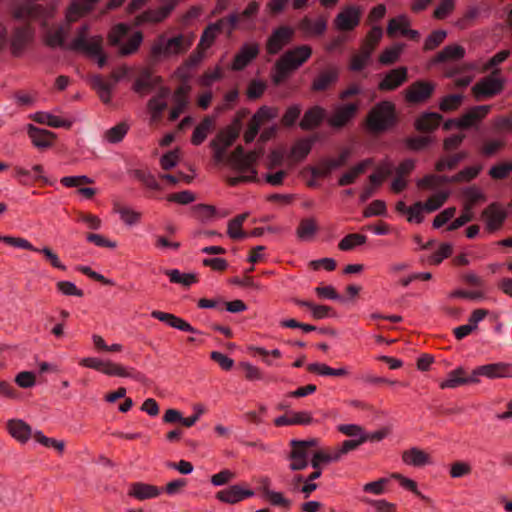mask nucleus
Listing matches in <instances>:
<instances>
[{
	"label": "nucleus",
	"instance_id": "7c9ffc66",
	"mask_svg": "<svg viewBox=\"0 0 512 512\" xmlns=\"http://www.w3.org/2000/svg\"><path fill=\"white\" fill-rule=\"evenodd\" d=\"M169 95L170 89L168 87L161 86L157 94L148 101L147 108L151 112L153 120L159 119L162 112L166 109V98Z\"/></svg>",
	"mask_w": 512,
	"mask_h": 512
},
{
	"label": "nucleus",
	"instance_id": "dca6fc26",
	"mask_svg": "<svg viewBox=\"0 0 512 512\" xmlns=\"http://www.w3.org/2000/svg\"><path fill=\"white\" fill-rule=\"evenodd\" d=\"M339 75L340 71L337 66H328L327 68L319 72L317 76L313 79L310 87L311 91L323 92L327 90L329 87H331L338 81Z\"/></svg>",
	"mask_w": 512,
	"mask_h": 512
},
{
	"label": "nucleus",
	"instance_id": "1a4fd4ad",
	"mask_svg": "<svg viewBox=\"0 0 512 512\" xmlns=\"http://www.w3.org/2000/svg\"><path fill=\"white\" fill-rule=\"evenodd\" d=\"M89 31V25L84 24L77 30V36L72 42L67 45L66 49L71 51H83L97 53L99 49V41H103L102 36L95 35L87 40V33Z\"/></svg>",
	"mask_w": 512,
	"mask_h": 512
},
{
	"label": "nucleus",
	"instance_id": "864d4df0",
	"mask_svg": "<svg viewBox=\"0 0 512 512\" xmlns=\"http://www.w3.org/2000/svg\"><path fill=\"white\" fill-rule=\"evenodd\" d=\"M26 250H30L36 253H41L44 255L45 259L50 263L53 268L59 269L61 271H66L67 267L64 265L59 256L49 247L37 248L32 245V248H25Z\"/></svg>",
	"mask_w": 512,
	"mask_h": 512
},
{
	"label": "nucleus",
	"instance_id": "680f3d73",
	"mask_svg": "<svg viewBox=\"0 0 512 512\" xmlns=\"http://www.w3.org/2000/svg\"><path fill=\"white\" fill-rule=\"evenodd\" d=\"M456 0H442L435 7L433 17L437 20L446 19L455 9Z\"/></svg>",
	"mask_w": 512,
	"mask_h": 512
},
{
	"label": "nucleus",
	"instance_id": "b1692460",
	"mask_svg": "<svg viewBox=\"0 0 512 512\" xmlns=\"http://www.w3.org/2000/svg\"><path fill=\"white\" fill-rule=\"evenodd\" d=\"M325 117L326 110L319 105H314L305 111L299 127L304 131L313 130L321 125Z\"/></svg>",
	"mask_w": 512,
	"mask_h": 512
},
{
	"label": "nucleus",
	"instance_id": "393cba45",
	"mask_svg": "<svg viewBox=\"0 0 512 512\" xmlns=\"http://www.w3.org/2000/svg\"><path fill=\"white\" fill-rule=\"evenodd\" d=\"M242 127L241 119L239 117L234 118L232 123L222 129L215 139H213L211 142H217V145H220L224 148L230 147L235 140L238 138L240 134V130Z\"/></svg>",
	"mask_w": 512,
	"mask_h": 512
},
{
	"label": "nucleus",
	"instance_id": "2f4dec72",
	"mask_svg": "<svg viewBox=\"0 0 512 512\" xmlns=\"http://www.w3.org/2000/svg\"><path fill=\"white\" fill-rule=\"evenodd\" d=\"M190 86L188 84L180 85L173 94L174 107L171 109L169 119L175 121L180 114L184 111L188 104V93Z\"/></svg>",
	"mask_w": 512,
	"mask_h": 512
},
{
	"label": "nucleus",
	"instance_id": "f03ea898",
	"mask_svg": "<svg viewBox=\"0 0 512 512\" xmlns=\"http://www.w3.org/2000/svg\"><path fill=\"white\" fill-rule=\"evenodd\" d=\"M397 121L395 104L389 100L376 103L366 116L367 129L375 134L392 129Z\"/></svg>",
	"mask_w": 512,
	"mask_h": 512
},
{
	"label": "nucleus",
	"instance_id": "a19ab883",
	"mask_svg": "<svg viewBox=\"0 0 512 512\" xmlns=\"http://www.w3.org/2000/svg\"><path fill=\"white\" fill-rule=\"evenodd\" d=\"M265 486L262 488L263 497L273 506L284 508L285 510L290 509L291 500L284 497L281 492L270 490L268 487L269 480L265 479Z\"/></svg>",
	"mask_w": 512,
	"mask_h": 512
},
{
	"label": "nucleus",
	"instance_id": "e433bc0d",
	"mask_svg": "<svg viewBox=\"0 0 512 512\" xmlns=\"http://www.w3.org/2000/svg\"><path fill=\"white\" fill-rule=\"evenodd\" d=\"M465 56V49L457 44L447 45L431 60V64L444 63L450 60H459Z\"/></svg>",
	"mask_w": 512,
	"mask_h": 512
},
{
	"label": "nucleus",
	"instance_id": "473e14b6",
	"mask_svg": "<svg viewBox=\"0 0 512 512\" xmlns=\"http://www.w3.org/2000/svg\"><path fill=\"white\" fill-rule=\"evenodd\" d=\"M441 120L442 115L437 112H423L416 118L414 127L420 132H433L439 127Z\"/></svg>",
	"mask_w": 512,
	"mask_h": 512
},
{
	"label": "nucleus",
	"instance_id": "e2e57ef3",
	"mask_svg": "<svg viewBox=\"0 0 512 512\" xmlns=\"http://www.w3.org/2000/svg\"><path fill=\"white\" fill-rule=\"evenodd\" d=\"M480 10L477 6L471 5L467 8L461 18L456 21L459 29H466L472 25V22L479 16Z\"/></svg>",
	"mask_w": 512,
	"mask_h": 512
},
{
	"label": "nucleus",
	"instance_id": "c03bdc74",
	"mask_svg": "<svg viewBox=\"0 0 512 512\" xmlns=\"http://www.w3.org/2000/svg\"><path fill=\"white\" fill-rule=\"evenodd\" d=\"M164 273L169 277L171 283L180 284L184 287H190L199 281L196 273H182L178 269L165 270Z\"/></svg>",
	"mask_w": 512,
	"mask_h": 512
},
{
	"label": "nucleus",
	"instance_id": "a878e982",
	"mask_svg": "<svg viewBox=\"0 0 512 512\" xmlns=\"http://www.w3.org/2000/svg\"><path fill=\"white\" fill-rule=\"evenodd\" d=\"M478 374L489 379L496 378H511L512 377V364L505 362L490 363L478 366Z\"/></svg>",
	"mask_w": 512,
	"mask_h": 512
},
{
	"label": "nucleus",
	"instance_id": "09e8293b",
	"mask_svg": "<svg viewBox=\"0 0 512 512\" xmlns=\"http://www.w3.org/2000/svg\"><path fill=\"white\" fill-rule=\"evenodd\" d=\"M213 120L210 117H205L194 129L191 143L195 146L202 144L207 138L208 133L211 130Z\"/></svg>",
	"mask_w": 512,
	"mask_h": 512
},
{
	"label": "nucleus",
	"instance_id": "4468645a",
	"mask_svg": "<svg viewBox=\"0 0 512 512\" xmlns=\"http://www.w3.org/2000/svg\"><path fill=\"white\" fill-rule=\"evenodd\" d=\"M254 491L244 487L241 484L230 485L229 487L218 491L215 498L225 504L234 505L254 496Z\"/></svg>",
	"mask_w": 512,
	"mask_h": 512
},
{
	"label": "nucleus",
	"instance_id": "ea45409f",
	"mask_svg": "<svg viewBox=\"0 0 512 512\" xmlns=\"http://www.w3.org/2000/svg\"><path fill=\"white\" fill-rule=\"evenodd\" d=\"M307 370L320 376L345 377L349 374V371L346 367L332 368L325 363L319 362L308 364Z\"/></svg>",
	"mask_w": 512,
	"mask_h": 512
},
{
	"label": "nucleus",
	"instance_id": "9b49d317",
	"mask_svg": "<svg viewBox=\"0 0 512 512\" xmlns=\"http://www.w3.org/2000/svg\"><path fill=\"white\" fill-rule=\"evenodd\" d=\"M361 14L362 10L359 6H347L337 14L334 25L340 31H352L359 25Z\"/></svg>",
	"mask_w": 512,
	"mask_h": 512
},
{
	"label": "nucleus",
	"instance_id": "13d9d810",
	"mask_svg": "<svg viewBox=\"0 0 512 512\" xmlns=\"http://www.w3.org/2000/svg\"><path fill=\"white\" fill-rule=\"evenodd\" d=\"M450 196L449 191H440L430 196L424 204L425 211L434 212L444 205Z\"/></svg>",
	"mask_w": 512,
	"mask_h": 512
},
{
	"label": "nucleus",
	"instance_id": "f8f14e48",
	"mask_svg": "<svg viewBox=\"0 0 512 512\" xmlns=\"http://www.w3.org/2000/svg\"><path fill=\"white\" fill-rule=\"evenodd\" d=\"M435 90V84L429 81L418 80L405 90V100L408 103L418 104L428 100Z\"/></svg>",
	"mask_w": 512,
	"mask_h": 512
},
{
	"label": "nucleus",
	"instance_id": "3c124183",
	"mask_svg": "<svg viewBox=\"0 0 512 512\" xmlns=\"http://www.w3.org/2000/svg\"><path fill=\"white\" fill-rule=\"evenodd\" d=\"M467 157V153L462 151L449 157H442L435 163V170L443 172L445 170H453L460 161Z\"/></svg>",
	"mask_w": 512,
	"mask_h": 512
},
{
	"label": "nucleus",
	"instance_id": "20e7f679",
	"mask_svg": "<svg viewBox=\"0 0 512 512\" xmlns=\"http://www.w3.org/2000/svg\"><path fill=\"white\" fill-rule=\"evenodd\" d=\"M80 365L97 370L107 376L132 378L140 383H147L146 375L136 369L125 367L112 361H103L96 357L83 358Z\"/></svg>",
	"mask_w": 512,
	"mask_h": 512
},
{
	"label": "nucleus",
	"instance_id": "58836bf2",
	"mask_svg": "<svg viewBox=\"0 0 512 512\" xmlns=\"http://www.w3.org/2000/svg\"><path fill=\"white\" fill-rule=\"evenodd\" d=\"M315 141V136L297 140L291 148V157L297 162L304 160L311 152Z\"/></svg>",
	"mask_w": 512,
	"mask_h": 512
},
{
	"label": "nucleus",
	"instance_id": "f704fd0d",
	"mask_svg": "<svg viewBox=\"0 0 512 512\" xmlns=\"http://www.w3.org/2000/svg\"><path fill=\"white\" fill-rule=\"evenodd\" d=\"M7 429L10 435L20 443H26L32 436L31 427L23 420H9Z\"/></svg>",
	"mask_w": 512,
	"mask_h": 512
},
{
	"label": "nucleus",
	"instance_id": "6e6552de",
	"mask_svg": "<svg viewBox=\"0 0 512 512\" xmlns=\"http://www.w3.org/2000/svg\"><path fill=\"white\" fill-rule=\"evenodd\" d=\"M294 29L287 25L275 28L266 41V51L269 55H276L282 51L293 39Z\"/></svg>",
	"mask_w": 512,
	"mask_h": 512
},
{
	"label": "nucleus",
	"instance_id": "4d7b16f0",
	"mask_svg": "<svg viewBox=\"0 0 512 512\" xmlns=\"http://www.w3.org/2000/svg\"><path fill=\"white\" fill-rule=\"evenodd\" d=\"M447 37V31L438 29L432 31L425 39L423 50L432 51L440 46Z\"/></svg>",
	"mask_w": 512,
	"mask_h": 512
},
{
	"label": "nucleus",
	"instance_id": "de8ad7c7",
	"mask_svg": "<svg viewBox=\"0 0 512 512\" xmlns=\"http://www.w3.org/2000/svg\"><path fill=\"white\" fill-rule=\"evenodd\" d=\"M465 370L462 367L450 371L447 378L440 382L441 389H454L459 386L465 385Z\"/></svg>",
	"mask_w": 512,
	"mask_h": 512
},
{
	"label": "nucleus",
	"instance_id": "a18cd8bd",
	"mask_svg": "<svg viewBox=\"0 0 512 512\" xmlns=\"http://www.w3.org/2000/svg\"><path fill=\"white\" fill-rule=\"evenodd\" d=\"M372 163V159H365L358 164H356L354 167H352L349 171L345 172L341 175V177L338 180L339 186H347L356 180V178L362 174L366 168Z\"/></svg>",
	"mask_w": 512,
	"mask_h": 512
},
{
	"label": "nucleus",
	"instance_id": "aec40b11",
	"mask_svg": "<svg viewBox=\"0 0 512 512\" xmlns=\"http://www.w3.org/2000/svg\"><path fill=\"white\" fill-rule=\"evenodd\" d=\"M297 28L306 37L321 36L327 30V20L324 16H319L316 19H312L308 16H304L297 24Z\"/></svg>",
	"mask_w": 512,
	"mask_h": 512
},
{
	"label": "nucleus",
	"instance_id": "9d476101",
	"mask_svg": "<svg viewBox=\"0 0 512 512\" xmlns=\"http://www.w3.org/2000/svg\"><path fill=\"white\" fill-rule=\"evenodd\" d=\"M351 155L349 148H344L336 159L324 158L319 161L317 166L310 167L311 175L314 178L327 177L333 170L346 164Z\"/></svg>",
	"mask_w": 512,
	"mask_h": 512
},
{
	"label": "nucleus",
	"instance_id": "69168bd1",
	"mask_svg": "<svg viewBox=\"0 0 512 512\" xmlns=\"http://www.w3.org/2000/svg\"><path fill=\"white\" fill-rule=\"evenodd\" d=\"M120 219L128 226H133L139 223L141 219V213L137 212L129 207H119L116 209Z\"/></svg>",
	"mask_w": 512,
	"mask_h": 512
},
{
	"label": "nucleus",
	"instance_id": "37998d69",
	"mask_svg": "<svg viewBox=\"0 0 512 512\" xmlns=\"http://www.w3.org/2000/svg\"><path fill=\"white\" fill-rule=\"evenodd\" d=\"M92 87L97 91L99 98L104 104L111 102V94L114 84L106 82L101 75H94L91 78Z\"/></svg>",
	"mask_w": 512,
	"mask_h": 512
},
{
	"label": "nucleus",
	"instance_id": "a211bd4d",
	"mask_svg": "<svg viewBox=\"0 0 512 512\" xmlns=\"http://www.w3.org/2000/svg\"><path fill=\"white\" fill-rule=\"evenodd\" d=\"M151 317L157 319L168 326L175 328L177 330L193 333V334H201L202 332L193 327L189 322L180 318L172 313L162 312L159 310H154L151 312Z\"/></svg>",
	"mask_w": 512,
	"mask_h": 512
},
{
	"label": "nucleus",
	"instance_id": "5fc2aeb1",
	"mask_svg": "<svg viewBox=\"0 0 512 512\" xmlns=\"http://www.w3.org/2000/svg\"><path fill=\"white\" fill-rule=\"evenodd\" d=\"M367 236L359 233H351L346 235L338 244L341 251L353 250L356 246L365 244Z\"/></svg>",
	"mask_w": 512,
	"mask_h": 512
},
{
	"label": "nucleus",
	"instance_id": "4c0bfd02",
	"mask_svg": "<svg viewBox=\"0 0 512 512\" xmlns=\"http://www.w3.org/2000/svg\"><path fill=\"white\" fill-rule=\"evenodd\" d=\"M402 460L405 464L414 467H422L430 463L429 455L417 447H412L404 451Z\"/></svg>",
	"mask_w": 512,
	"mask_h": 512
},
{
	"label": "nucleus",
	"instance_id": "603ef678",
	"mask_svg": "<svg viewBox=\"0 0 512 512\" xmlns=\"http://www.w3.org/2000/svg\"><path fill=\"white\" fill-rule=\"evenodd\" d=\"M66 31L62 26H59L56 30L48 32L44 37V43L50 48L61 47L65 48Z\"/></svg>",
	"mask_w": 512,
	"mask_h": 512
},
{
	"label": "nucleus",
	"instance_id": "0e129e2a",
	"mask_svg": "<svg viewBox=\"0 0 512 512\" xmlns=\"http://www.w3.org/2000/svg\"><path fill=\"white\" fill-rule=\"evenodd\" d=\"M33 437L37 442H39L41 445L45 447L54 448L59 453H62L64 451L65 443L61 440L49 438L45 436L41 431H36L33 434Z\"/></svg>",
	"mask_w": 512,
	"mask_h": 512
},
{
	"label": "nucleus",
	"instance_id": "bb28decb",
	"mask_svg": "<svg viewBox=\"0 0 512 512\" xmlns=\"http://www.w3.org/2000/svg\"><path fill=\"white\" fill-rule=\"evenodd\" d=\"M45 8L32 0H27L16 7L12 16L16 20H23L26 18L38 19L43 16Z\"/></svg>",
	"mask_w": 512,
	"mask_h": 512
},
{
	"label": "nucleus",
	"instance_id": "72a5a7b5",
	"mask_svg": "<svg viewBox=\"0 0 512 512\" xmlns=\"http://www.w3.org/2000/svg\"><path fill=\"white\" fill-rule=\"evenodd\" d=\"M362 444V440L360 439L345 440L341 443L340 446H338L331 452V455L316 456V459L324 461H340L344 455L356 450Z\"/></svg>",
	"mask_w": 512,
	"mask_h": 512
},
{
	"label": "nucleus",
	"instance_id": "8fccbe9b",
	"mask_svg": "<svg viewBox=\"0 0 512 512\" xmlns=\"http://www.w3.org/2000/svg\"><path fill=\"white\" fill-rule=\"evenodd\" d=\"M453 176L428 174L417 181L419 188L434 189L443 183H454Z\"/></svg>",
	"mask_w": 512,
	"mask_h": 512
},
{
	"label": "nucleus",
	"instance_id": "bf43d9fd",
	"mask_svg": "<svg viewBox=\"0 0 512 512\" xmlns=\"http://www.w3.org/2000/svg\"><path fill=\"white\" fill-rule=\"evenodd\" d=\"M143 41V34L136 31L129 40L120 47L119 54L121 56H128L134 54L140 47Z\"/></svg>",
	"mask_w": 512,
	"mask_h": 512
},
{
	"label": "nucleus",
	"instance_id": "6e6d98bb",
	"mask_svg": "<svg viewBox=\"0 0 512 512\" xmlns=\"http://www.w3.org/2000/svg\"><path fill=\"white\" fill-rule=\"evenodd\" d=\"M433 142L431 136H410L405 138V147L413 152H419L427 148Z\"/></svg>",
	"mask_w": 512,
	"mask_h": 512
},
{
	"label": "nucleus",
	"instance_id": "c756f323",
	"mask_svg": "<svg viewBox=\"0 0 512 512\" xmlns=\"http://www.w3.org/2000/svg\"><path fill=\"white\" fill-rule=\"evenodd\" d=\"M162 491V488L155 485L135 482L131 484L128 494L138 500H146L158 497Z\"/></svg>",
	"mask_w": 512,
	"mask_h": 512
},
{
	"label": "nucleus",
	"instance_id": "f3484780",
	"mask_svg": "<svg viewBox=\"0 0 512 512\" xmlns=\"http://www.w3.org/2000/svg\"><path fill=\"white\" fill-rule=\"evenodd\" d=\"M408 70L401 66L388 71L378 83L380 91H394L407 81Z\"/></svg>",
	"mask_w": 512,
	"mask_h": 512
},
{
	"label": "nucleus",
	"instance_id": "39448f33",
	"mask_svg": "<svg viewBox=\"0 0 512 512\" xmlns=\"http://www.w3.org/2000/svg\"><path fill=\"white\" fill-rule=\"evenodd\" d=\"M192 45L190 39L185 38L182 34L167 39L164 35H160L152 44L150 56L157 60L160 57H170L185 53Z\"/></svg>",
	"mask_w": 512,
	"mask_h": 512
},
{
	"label": "nucleus",
	"instance_id": "4be33fe9",
	"mask_svg": "<svg viewBox=\"0 0 512 512\" xmlns=\"http://www.w3.org/2000/svg\"><path fill=\"white\" fill-rule=\"evenodd\" d=\"M490 105H478L470 108L459 117V129H469L476 126L490 112Z\"/></svg>",
	"mask_w": 512,
	"mask_h": 512
},
{
	"label": "nucleus",
	"instance_id": "0eeeda50",
	"mask_svg": "<svg viewBox=\"0 0 512 512\" xmlns=\"http://www.w3.org/2000/svg\"><path fill=\"white\" fill-rule=\"evenodd\" d=\"M35 30L31 24L15 26L10 37V50L14 57H20L34 41Z\"/></svg>",
	"mask_w": 512,
	"mask_h": 512
},
{
	"label": "nucleus",
	"instance_id": "5701e85b",
	"mask_svg": "<svg viewBox=\"0 0 512 512\" xmlns=\"http://www.w3.org/2000/svg\"><path fill=\"white\" fill-rule=\"evenodd\" d=\"M27 134L32 144L38 149H46L53 145L56 135L46 129H41L33 124L27 125Z\"/></svg>",
	"mask_w": 512,
	"mask_h": 512
},
{
	"label": "nucleus",
	"instance_id": "ddd939ff",
	"mask_svg": "<svg viewBox=\"0 0 512 512\" xmlns=\"http://www.w3.org/2000/svg\"><path fill=\"white\" fill-rule=\"evenodd\" d=\"M359 110L357 103H346L335 108L333 114L328 118L329 126L334 129H341L351 122Z\"/></svg>",
	"mask_w": 512,
	"mask_h": 512
},
{
	"label": "nucleus",
	"instance_id": "774afa93",
	"mask_svg": "<svg viewBox=\"0 0 512 512\" xmlns=\"http://www.w3.org/2000/svg\"><path fill=\"white\" fill-rule=\"evenodd\" d=\"M387 214L386 203L383 200L372 201L363 211L365 218L373 216H385Z\"/></svg>",
	"mask_w": 512,
	"mask_h": 512
},
{
	"label": "nucleus",
	"instance_id": "052dcab7",
	"mask_svg": "<svg viewBox=\"0 0 512 512\" xmlns=\"http://www.w3.org/2000/svg\"><path fill=\"white\" fill-rule=\"evenodd\" d=\"M463 99L464 97L461 94L446 95L439 102V109L443 112L457 110L461 106Z\"/></svg>",
	"mask_w": 512,
	"mask_h": 512
},
{
	"label": "nucleus",
	"instance_id": "cd10ccee",
	"mask_svg": "<svg viewBox=\"0 0 512 512\" xmlns=\"http://www.w3.org/2000/svg\"><path fill=\"white\" fill-rule=\"evenodd\" d=\"M162 83L160 76H153L152 72L145 68L143 69L133 84V91L138 94H143L145 91H151L156 86Z\"/></svg>",
	"mask_w": 512,
	"mask_h": 512
},
{
	"label": "nucleus",
	"instance_id": "49530a36",
	"mask_svg": "<svg viewBox=\"0 0 512 512\" xmlns=\"http://www.w3.org/2000/svg\"><path fill=\"white\" fill-rule=\"evenodd\" d=\"M129 129L130 126L127 122H120L117 125L106 130L103 135V138L106 142L110 144H117L125 138Z\"/></svg>",
	"mask_w": 512,
	"mask_h": 512
},
{
	"label": "nucleus",
	"instance_id": "79ce46f5",
	"mask_svg": "<svg viewBox=\"0 0 512 512\" xmlns=\"http://www.w3.org/2000/svg\"><path fill=\"white\" fill-rule=\"evenodd\" d=\"M318 231V225L314 218H304L300 221L297 229L296 236L301 241H310L313 239Z\"/></svg>",
	"mask_w": 512,
	"mask_h": 512
},
{
	"label": "nucleus",
	"instance_id": "c9c22d12",
	"mask_svg": "<svg viewBox=\"0 0 512 512\" xmlns=\"http://www.w3.org/2000/svg\"><path fill=\"white\" fill-rule=\"evenodd\" d=\"M32 119L39 123L45 124L52 128H66L69 129L73 125V121L68 119H63L59 116L53 115L48 112H36L32 116Z\"/></svg>",
	"mask_w": 512,
	"mask_h": 512
},
{
	"label": "nucleus",
	"instance_id": "6ab92c4d",
	"mask_svg": "<svg viewBox=\"0 0 512 512\" xmlns=\"http://www.w3.org/2000/svg\"><path fill=\"white\" fill-rule=\"evenodd\" d=\"M175 6L176 2L174 0H170L166 4L157 9L146 10L136 17V24L141 25L149 22H161L169 16V14L173 11Z\"/></svg>",
	"mask_w": 512,
	"mask_h": 512
},
{
	"label": "nucleus",
	"instance_id": "338daca9",
	"mask_svg": "<svg viewBox=\"0 0 512 512\" xmlns=\"http://www.w3.org/2000/svg\"><path fill=\"white\" fill-rule=\"evenodd\" d=\"M266 89L267 85L264 81L259 79H253L248 84L246 95L248 99L256 100L264 94Z\"/></svg>",
	"mask_w": 512,
	"mask_h": 512
},
{
	"label": "nucleus",
	"instance_id": "f257e3e1",
	"mask_svg": "<svg viewBox=\"0 0 512 512\" xmlns=\"http://www.w3.org/2000/svg\"><path fill=\"white\" fill-rule=\"evenodd\" d=\"M312 55V48L303 44L284 52L275 62L271 79L274 85H280L292 72L299 69Z\"/></svg>",
	"mask_w": 512,
	"mask_h": 512
},
{
	"label": "nucleus",
	"instance_id": "412c9836",
	"mask_svg": "<svg viewBox=\"0 0 512 512\" xmlns=\"http://www.w3.org/2000/svg\"><path fill=\"white\" fill-rule=\"evenodd\" d=\"M482 216L486 221V229L489 232H494L501 228L507 213L497 203H492L482 212Z\"/></svg>",
	"mask_w": 512,
	"mask_h": 512
},
{
	"label": "nucleus",
	"instance_id": "2eb2a0df",
	"mask_svg": "<svg viewBox=\"0 0 512 512\" xmlns=\"http://www.w3.org/2000/svg\"><path fill=\"white\" fill-rule=\"evenodd\" d=\"M260 48L257 42L244 43L234 56L232 69L241 71L246 68L259 54Z\"/></svg>",
	"mask_w": 512,
	"mask_h": 512
},
{
	"label": "nucleus",
	"instance_id": "c85d7f7f",
	"mask_svg": "<svg viewBox=\"0 0 512 512\" xmlns=\"http://www.w3.org/2000/svg\"><path fill=\"white\" fill-rule=\"evenodd\" d=\"M317 423L309 411L294 412L290 417L281 415L275 418L274 424L277 427L290 426V425H310Z\"/></svg>",
	"mask_w": 512,
	"mask_h": 512
},
{
	"label": "nucleus",
	"instance_id": "423d86ee",
	"mask_svg": "<svg viewBox=\"0 0 512 512\" xmlns=\"http://www.w3.org/2000/svg\"><path fill=\"white\" fill-rule=\"evenodd\" d=\"M499 72V69H496L492 75L486 76L474 84L471 91L476 100L492 98L503 91L505 80L493 76Z\"/></svg>",
	"mask_w": 512,
	"mask_h": 512
},
{
	"label": "nucleus",
	"instance_id": "7ed1b4c3",
	"mask_svg": "<svg viewBox=\"0 0 512 512\" xmlns=\"http://www.w3.org/2000/svg\"><path fill=\"white\" fill-rule=\"evenodd\" d=\"M256 160L254 152L246 153L242 146H237L229 157L230 165L233 169L241 173L236 177H230L228 184L237 186L243 182H254L257 180V171L253 167Z\"/></svg>",
	"mask_w": 512,
	"mask_h": 512
}]
</instances>
